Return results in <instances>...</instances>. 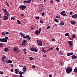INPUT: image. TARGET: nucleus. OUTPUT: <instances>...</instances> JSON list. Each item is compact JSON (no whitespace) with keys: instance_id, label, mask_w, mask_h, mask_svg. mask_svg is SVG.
<instances>
[{"instance_id":"f257e3e1","label":"nucleus","mask_w":77,"mask_h":77,"mask_svg":"<svg viewBox=\"0 0 77 77\" xmlns=\"http://www.w3.org/2000/svg\"><path fill=\"white\" fill-rule=\"evenodd\" d=\"M72 70V68L69 67H67V69H66V72H67V74H70Z\"/></svg>"},{"instance_id":"f03ea898","label":"nucleus","mask_w":77,"mask_h":77,"mask_svg":"<svg viewBox=\"0 0 77 77\" xmlns=\"http://www.w3.org/2000/svg\"><path fill=\"white\" fill-rule=\"evenodd\" d=\"M13 51L14 52L18 53V51H19V49H18V47H15L14 49H13Z\"/></svg>"},{"instance_id":"7ed1b4c3","label":"nucleus","mask_w":77,"mask_h":77,"mask_svg":"<svg viewBox=\"0 0 77 77\" xmlns=\"http://www.w3.org/2000/svg\"><path fill=\"white\" fill-rule=\"evenodd\" d=\"M2 11H3L4 12H5V14L7 15V16H8L9 17L10 15L9 14L8 12V11L6 9H4V8H2Z\"/></svg>"},{"instance_id":"20e7f679","label":"nucleus","mask_w":77,"mask_h":77,"mask_svg":"<svg viewBox=\"0 0 77 77\" xmlns=\"http://www.w3.org/2000/svg\"><path fill=\"white\" fill-rule=\"evenodd\" d=\"M30 50L32 51H35V52H37L38 50L36 48H34L33 47L30 48Z\"/></svg>"},{"instance_id":"39448f33","label":"nucleus","mask_w":77,"mask_h":77,"mask_svg":"<svg viewBox=\"0 0 77 77\" xmlns=\"http://www.w3.org/2000/svg\"><path fill=\"white\" fill-rule=\"evenodd\" d=\"M20 9H21V10H24V9H25L26 8V7L25 5H21L19 7Z\"/></svg>"},{"instance_id":"423d86ee","label":"nucleus","mask_w":77,"mask_h":77,"mask_svg":"<svg viewBox=\"0 0 77 77\" xmlns=\"http://www.w3.org/2000/svg\"><path fill=\"white\" fill-rule=\"evenodd\" d=\"M8 39V37H5V38H2L3 42H7V41Z\"/></svg>"},{"instance_id":"0eeeda50","label":"nucleus","mask_w":77,"mask_h":77,"mask_svg":"<svg viewBox=\"0 0 77 77\" xmlns=\"http://www.w3.org/2000/svg\"><path fill=\"white\" fill-rule=\"evenodd\" d=\"M26 40H23L22 42V43H21L20 44V45H24V46H25V45H26Z\"/></svg>"},{"instance_id":"6e6552de","label":"nucleus","mask_w":77,"mask_h":77,"mask_svg":"<svg viewBox=\"0 0 77 77\" xmlns=\"http://www.w3.org/2000/svg\"><path fill=\"white\" fill-rule=\"evenodd\" d=\"M68 44L69 45V48H71L72 45V42L71 41H69L68 42Z\"/></svg>"},{"instance_id":"1a4fd4ad","label":"nucleus","mask_w":77,"mask_h":77,"mask_svg":"<svg viewBox=\"0 0 77 77\" xmlns=\"http://www.w3.org/2000/svg\"><path fill=\"white\" fill-rule=\"evenodd\" d=\"M26 70L27 68L26 67V66H24L23 67V72H26Z\"/></svg>"},{"instance_id":"9d476101","label":"nucleus","mask_w":77,"mask_h":77,"mask_svg":"<svg viewBox=\"0 0 77 77\" xmlns=\"http://www.w3.org/2000/svg\"><path fill=\"white\" fill-rule=\"evenodd\" d=\"M72 17L74 19H76L77 18V14H75L74 15H73L72 16Z\"/></svg>"},{"instance_id":"9b49d317","label":"nucleus","mask_w":77,"mask_h":77,"mask_svg":"<svg viewBox=\"0 0 77 77\" xmlns=\"http://www.w3.org/2000/svg\"><path fill=\"white\" fill-rule=\"evenodd\" d=\"M38 45L39 46H42V42L41 41H40L38 43Z\"/></svg>"},{"instance_id":"f8f14e48","label":"nucleus","mask_w":77,"mask_h":77,"mask_svg":"<svg viewBox=\"0 0 77 77\" xmlns=\"http://www.w3.org/2000/svg\"><path fill=\"white\" fill-rule=\"evenodd\" d=\"M4 18H3V20H7L8 19V16H4Z\"/></svg>"},{"instance_id":"ddd939ff","label":"nucleus","mask_w":77,"mask_h":77,"mask_svg":"<svg viewBox=\"0 0 77 77\" xmlns=\"http://www.w3.org/2000/svg\"><path fill=\"white\" fill-rule=\"evenodd\" d=\"M75 21L74 20L72 21L71 22V24H72L73 25H74V24H75Z\"/></svg>"},{"instance_id":"4468645a","label":"nucleus","mask_w":77,"mask_h":77,"mask_svg":"<svg viewBox=\"0 0 77 77\" xmlns=\"http://www.w3.org/2000/svg\"><path fill=\"white\" fill-rule=\"evenodd\" d=\"M72 59H77V57L74 55H73L72 57Z\"/></svg>"},{"instance_id":"2eb2a0df","label":"nucleus","mask_w":77,"mask_h":77,"mask_svg":"<svg viewBox=\"0 0 77 77\" xmlns=\"http://www.w3.org/2000/svg\"><path fill=\"white\" fill-rule=\"evenodd\" d=\"M26 49H23V52L24 54H26L27 52H26Z\"/></svg>"},{"instance_id":"dca6fc26","label":"nucleus","mask_w":77,"mask_h":77,"mask_svg":"<svg viewBox=\"0 0 77 77\" xmlns=\"http://www.w3.org/2000/svg\"><path fill=\"white\" fill-rule=\"evenodd\" d=\"M8 50H9V49H8V48L7 47L5 48L4 49V51L5 52L8 51Z\"/></svg>"},{"instance_id":"f3484780","label":"nucleus","mask_w":77,"mask_h":77,"mask_svg":"<svg viewBox=\"0 0 77 77\" xmlns=\"http://www.w3.org/2000/svg\"><path fill=\"white\" fill-rule=\"evenodd\" d=\"M39 33H39V31L36 30L35 31V34H36V35H38L39 34Z\"/></svg>"},{"instance_id":"a211bd4d","label":"nucleus","mask_w":77,"mask_h":77,"mask_svg":"<svg viewBox=\"0 0 77 77\" xmlns=\"http://www.w3.org/2000/svg\"><path fill=\"white\" fill-rule=\"evenodd\" d=\"M69 35V33H68V32H66L65 34V36H68Z\"/></svg>"},{"instance_id":"6ab92c4d","label":"nucleus","mask_w":77,"mask_h":77,"mask_svg":"<svg viewBox=\"0 0 77 77\" xmlns=\"http://www.w3.org/2000/svg\"><path fill=\"white\" fill-rule=\"evenodd\" d=\"M65 23L63 22H61V23H59V25H64Z\"/></svg>"},{"instance_id":"aec40b11","label":"nucleus","mask_w":77,"mask_h":77,"mask_svg":"<svg viewBox=\"0 0 77 77\" xmlns=\"http://www.w3.org/2000/svg\"><path fill=\"white\" fill-rule=\"evenodd\" d=\"M65 11H62L60 13V14L61 15H63V14H64V13H65Z\"/></svg>"},{"instance_id":"412c9836","label":"nucleus","mask_w":77,"mask_h":77,"mask_svg":"<svg viewBox=\"0 0 77 77\" xmlns=\"http://www.w3.org/2000/svg\"><path fill=\"white\" fill-rule=\"evenodd\" d=\"M54 20L56 22V23H58V20L57 19H54Z\"/></svg>"},{"instance_id":"4be33fe9","label":"nucleus","mask_w":77,"mask_h":77,"mask_svg":"<svg viewBox=\"0 0 77 77\" xmlns=\"http://www.w3.org/2000/svg\"><path fill=\"white\" fill-rule=\"evenodd\" d=\"M2 62H5V59L4 58H2Z\"/></svg>"},{"instance_id":"5701e85b","label":"nucleus","mask_w":77,"mask_h":77,"mask_svg":"<svg viewBox=\"0 0 77 77\" xmlns=\"http://www.w3.org/2000/svg\"><path fill=\"white\" fill-rule=\"evenodd\" d=\"M17 22L18 24H21V22H20V21L19 20H17Z\"/></svg>"},{"instance_id":"b1692460","label":"nucleus","mask_w":77,"mask_h":77,"mask_svg":"<svg viewBox=\"0 0 77 77\" xmlns=\"http://www.w3.org/2000/svg\"><path fill=\"white\" fill-rule=\"evenodd\" d=\"M8 62L9 63H12V61L11 60H8Z\"/></svg>"},{"instance_id":"393cba45","label":"nucleus","mask_w":77,"mask_h":77,"mask_svg":"<svg viewBox=\"0 0 77 77\" xmlns=\"http://www.w3.org/2000/svg\"><path fill=\"white\" fill-rule=\"evenodd\" d=\"M75 38V35H72V39H74Z\"/></svg>"},{"instance_id":"a878e982","label":"nucleus","mask_w":77,"mask_h":77,"mask_svg":"<svg viewBox=\"0 0 77 77\" xmlns=\"http://www.w3.org/2000/svg\"><path fill=\"white\" fill-rule=\"evenodd\" d=\"M24 72H23L21 71H20L19 72V74H20V75H22L23 74Z\"/></svg>"},{"instance_id":"bb28decb","label":"nucleus","mask_w":77,"mask_h":77,"mask_svg":"<svg viewBox=\"0 0 77 77\" xmlns=\"http://www.w3.org/2000/svg\"><path fill=\"white\" fill-rule=\"evenodd\" d=\"M75 72H77V68H75L74 70Z\"/></svg>"},{"instance_id":"cd10ccee","label":"nucleus","mask_w":77,"mask_h":77,"mask_svg":"<svg viewBox=\"0 0 77 77\" xmlns=\"http://www.w3.org/2000/svg\"><path fill=\"white\" fill-rule=\"evenodd\" d=\"M2 58H3V59H6V56H5V55H4Z\"/></svg>"},{"instance_id":"c85d7f7f","label":"nucleus","mask_w":77,"mask_h":77,"mask_svg":"<svg viewBox=\"0 0 77 77\" xmlns=\"http://www.w3.org/2000/svg\"><path fill=\"white\" fill-rule=\"evenodd\" d=\"M3 44L2 43H0V47H3Z\"/></svg>"},{"instance_id":"c756f323","label":"nucleus","mask_w":77,"mask_h":77,"mask_svg":"<svg viewBox=\"0 0 77 77\" xmlns=\"http://www.w3.org/2000/svg\"><path fill=\"white\" fill-rule=\"evenodd\" d=\"M27 3H29L31 2V0H28L27 1Z\"/></svg>"},{"instance_id":"7c9ffc66","label":"nucleus","mask_w":77,"mask_h":77,"mask_svg":"<svg viewBox=\"0 0 77 77\" xmlns=\"http://www.w3.org/2000/svg\"><path fill=\"white\" fill-rule=\"evenodd\" d=\"M56 17L57 18H60V16H56Z\"/></svg>"},{"instance_id":"2f4dec72","label":"nucleus","mask_w":77,"mask_h":77,"mask_svg":"<svg viewBox=\"0 0 77 77\" xmlns=\"http://www.w3.org/2000/svg\"><path fill=\"white\" fill-rule=\"evenodd\" d=\"M43 56L44 57H47V55L46 54H45V55H43Z\"/></svg>"},{"instance_id":"473e14b6","label":"nucleus","mask_w":77,"mask_h":77,"mask_svg":"<svg viewBox=\"0 0 77 77\" xmlns=\"http://www.w3.org/2000/svg\"><path fill=\"white\" fill-rule=\"evenodd\" d=\"M59 53L61 55H62V54H63V52H62L60 51L59 52Z\"/></svg>"},{"instance_id":"72a5a7b5","label":"nucleus","mask_w":77,"mask_h":77,"mask_svg":"<svg viewBox=\"0 0 77 77\" xmlns=\"http://www.w3.org/2000/svg\"><path fill=\"white\" fill-rule=\"evenodd\" d=\"M50 3L52 4H53L54 2L53 0H51L50 1Z\"/></svg>"},{"instance_id":"f704fd0d","label":"nucleus","mask_w":77,"mask_h":77,"mask_svg":"<svg viewBox=\"0 0 77 77\" xmlns=\"http://www.w3.org/2000/svg\"><path fill=\"white\" fill-rule=\"evenodd\" d=\"M0 42H3V38H0Z\"/></svg>"},{"instance_id":"c9c22d12","label":"nucleus","mask_w":77,"mask_h":77,"mask_svg":"<svg viewBox=\"0 0 77 77\" xmlns=\"http://www.w3.org/2000/svg\"><path fill=\"white\" fill-rule=\"evenodd\" d=\"M73 13V12L72 11H71L70 13H69V14L70 15H72V13Z\"/></svg>"},{"instance_id":"e433bc0d","label":"nucleus","mask_w":77,"mask_h":77,"mask_svg":"<svg viewBox=\"0 0 77 77\" xmlns=\"http://www.w3.org/2000/svg\"><path fill=\"white\" fill-rule=\"evenodd\" d=\"M67 56H70V54L69 53H68L67 54Z\"/></svg>"},{"instance_id":"4c0bfd02","label":"nucleus","mask_w":77,"mask_h":77,"mask_svg":"<svg viewBox=\"0 0 77 77\" xmlns=\"http://www.w3.org/2000/svg\"><path fill=\"white\" fill-rule=\"evenodd\" d=\"M5 33L6 35H8L9 34V32H6Z\"/></svg>"},{"instance_id":"58836bf2","label":"nucleus","mask_w":77,"mask_h":77,"mask_svg":"<svg viewBox=\"0 0 77 77\" xmlns=\"http://www.w3.org/2000/svg\"><path fill=\"white\" fill-rule=\"evenodd\" d=\"M5 33L4 32H3L2 33V35H5Z\"/></svg>"},{"instance_id":"ea45409f","label":"nucleus","mask_w":77,"mask_h":77,"mask_svg":"<svg viewBox=\"0 0 77 77\" xmlns=\"http://www.w3.org/2000/svg\"><path fill=\"white\" fill-rule=\"evenodd\" d=\"M40 23H44V21L42 20H40Z\"/></svg>"},{"instance_id":"a19ab883","label":"nucleus","mask_w":77,"mask_h":77,"mask_svg":"<svg viewBox=\"0 0 77 77\" xmlns=\"http://www.w3.org/2000/svg\"><path fill=\"white\" fill-rule=\"evenodd\" d=\"M69 54H70V56H71V55H72V54H73V53H72V52L69 53Z\"/></svg>"},{"instance_id":"79ce46f5","label":"nucleus","mask_w":77,"mask_h":77,"mask_svg":"<svg viewBox=\"0 0 77 77\" xmlns=\"http://www.w3.org/2000/svg\"><path fill=\"white\" fill-rule=\"evenodd\" d=\"M29 36H30V35H27L26 37V38H29Z\"/></svg>"},{"instance_id":"37998d69","label":"nucleus","mask_w":77,"mask_h":77,"mask_svg":"<svg viewBox=\"0 0 77 77\" xmlns=\"http://www.w3.org/2000/svg\"><path fill=\"white\" fill-rule=\"evenodd\" d=\"M5 3L8 6H9V4L8 2H6Z\"/></svg>"},{"instance_id":"c03bdc74","label":"nucleus","mask_w":77,"mask_h":77,"mask_svg":"<svg viewBox=\"0 0 77 77\" xmlns=\"http://www.w3.org/2000/svg\"><path fill=\"white\" fill-rule=\"evenodd\" d=\"M52 41H55V39L54 38H53L51 40Z\"/></svg>"},{"instance_id":"a18cd8bd","label":"nucleus","mask_w":77,"mask_h":77,"mask_svg":"<svg viewBox=\"0 0 77 77\" xmlns=\"http://www.w3.org/2000/svg\"><path fill=\"white\" fill-rule=\"evenodd\" d=\"M44 14H45V13H44V12H43L42 13V15L43 17V16H44Z\"/></svg>"},{"instance_id":"49530a36","label":"nucleus","mask_w":77,"mask_h":77,"mask_svg":"<svg viewBox=\"0 0 77 77\" xmlns=\"http://www.w3.org/2000/svg\"><path fill=\"white\" fill-rule=\"evenodd\" d=\"M47 29H50V26H48L47 27Z\"/></svg>"},{"instance_id":"de8ad7c7","label":"nucleus","mask_w":77,"mask_h":77,"mask_svg":"<svg viewBox=\"0 0 77 77\" xmlns=\"http://www.w3.org/2000/svg\"><path fill=\"white\" fill-rule=\"evenodd\" d=\"M29 59H30V60H33V57H30Z\"/></svg>"},{"instance_id":"09e8293b","label":"nucleus","mask_w":77,"mask_h":77,"mask_svg":"<svg viewBox=\"0 0 77 77\" xmlns=\"http://www.w3.org/2000/svg\"><path fill=\"white\" fill-rule=\"evenodd\" d=\"M56 50L57 51H59V49L58 48H57Z\"/></svg>"},{"instance_id":"8fccbe9b","label":"nucleus","mask_w":77,"mask_h":77,"mask_svg":"<svg viewBox=\"0 0 77 77\" xmlns=\"http://www.w3.org/2000/svg\"><path fill=\"white\" fill-rule=\"evenodd\" d=\"M23 38H26V36L25 35H24V36H23Z\"/></svg>"},{"instance_id":"3c124183","label":"nucleus","mask_w":77,"mask_h":77,"mask_svg":"<svg viewBox=\"0 0 77 77\" xmlns=\"http://www.w3.org/2000/svg\"><path fill=\"white\" fill-rule=\"evenodd\" d=\"M53 48H51L49 49V50H53Z\"/></svg>"},{"instance_id":"603ef678","label":"nucleus","mask_w":77,"mask_h":77,"mask_svg":"<svg viewBox=\"0 0 77 77\" xmlns=\"http://www.w3.org/2000/svg\"><path fill=\"white\" fill-rule=\"evenodd\" d=\"M41 28H40L39 29V33H41Z\"/></svg>"},{"instance_id":"864d4df0","label":"nucleus","mask_w":77,"mask_h":77,"mask_svg":"<svg viewBox=\"0 0 77 77\" xmlns=\"http://www.w3.org/2000/svg\"><path fill=\"white\" fill-rule=\"evenodd\" d=\"M66 16V14H64L63 15V17H65Z\"/></svg>"},{"instance_id":"5fc2aeb1","label":"nucleus","mask_w":77,"mask_h":77,"mask_svg":"<svg viewBox=\"0 0 77 77\" xmlns=\"http://www.w3.org/2000/svg\"><path fill=\"white\" fill-rule=\"evenodd\" d=\"M39 17H36V19H39Z\"/></svg>"},{"instance_id":"6e6d98bb","label":"nucleus","mask_w":77,"mask_h":77,"mask_svg":"<svg viewBox=\"0 0 77 77\" xmlns=\"http://www.w3.org/2000/svg\"><path fill=\"white\" fill-rule=\"evenodd\" d=\"M0 74H3V72H2V71H0Z\"/></svg>"},{"instance_id":"4d7b16f0","label":"nucleus","mask_w":77,"mask_h":77,"mask_svg":"<svg viewBox=\"0 0 77 77\" xmlns=\"http://www.w3.org/2000/svg\"><path fill=\"white\" fill-rule=\"evenodd\" d=\"M32 68H36V67L35 66H32Z\"/></svg>"},{"instance_id":"13d9d810","label":"nucleus","mask_w":77,"mask_h":77,"mask_svg":"<svg viewBox=\"0 0 77 77\" xmlns=\"http://www.w3.org/2000/svg\"><path fill=\"white\" fill-rule=\"evenodd\" d=\"M11 72H13V71H14V69H11Z\"/></svg>"},{"instance_id":"bf43d9fd","label":"nucleus","mask_w":77,"mask_h":77,"mask_svg":"<svg viewBox=\"0 0 77 77\" xmlns=\"http://www.w3.org/2000/svg\"><path fill=\"white\" fill-rule=\"evenodd\" d=\"M14 17H12V18H11V20H13V19H14Z\"/></svg>"},{"instance_id":"052dcab7","label":"nucleus","mask_w":77,"mask_h":77,"mask_svg":"<svg viewBox=\"0 0 77 77\" xmlns=\"http://www.w3.org/2000/svg\"><path fill=\"white\" fill-rule=\"evenodd\" d=\"M28 38L29 40H30V39H31V38H30V37H29V38Z\"/></svg>"},{"instance_id":"680f3d73","label":"nucleus","mask_w":77,"mask_h":77,"mask_svg":"<svg viewBox=\"0 0 77 77\" xmlns=\"http://www.w3.org/2000/svg\"><path fill=\"white\" fill-rule=\"evenodd\" d=\"M15 71L16 74H18V71Z\"/></svg>"},{"instance_id":"e2e57ef3","label":"nucleus","mask_w":77,"mask_h":77,"mask_svg":"<svg viewBox=\"0 0 77 77\" xmlns=\"http://www.w3.org/2000/svg\"><path fill=\"white\" fill-rule=\"evenodd\" d=\"M23 2H24V3H27V1H23Z\"/></svg>"},{"instance_id":"0e129e2a","label":"nucleus","mask_w":77,"mask_h":77,"mask_svg":"<svg viewBox=\"0 0 77 77\" xmlns=\"http://www.w3.org/2000/svg\"><path fill=\"white\" fill-rule=\"evenodd\" d=\"M60 0H56V1L57 2H59V1H60Z\"/></svg>"},{"instance_id":"69168bd1","label":"nucleus","mask_w":77,"mask_h":77,"mask_svg":"<svg viewBox=\"0 0 77 77\" xmlns=\"http://www.w3.org/2000/svg\"><path fill=\"white\" fill-rule=\"evenodd\" d=\"M15 71H18V69H15Z\"/></svg>"},{"instance_id":"338daca9","label":"nucleus","mask_w":77,"mask_h":77,"mask_svg":"<svg viewBox=\"0 0 77 77\" xmlns=\"http://www.w3.org/2000/svg\"><path fill=\"white\" fill-rule=\"evenodd\" d=\"M11 67H13L14 66V65L13 64H11Z\"/></svg>"},{"instance_id":"774afa93","label":"nucleus","mask_w":77,"mask_h":77,"mask_svg":"<svg viewBox=\"0 0 77 77\" xmlns=\"http://www.w3.org/2000/svg\"><path fill=\"white\" fill-rule=\"evenodd\" d=\"M49 76H50V77H52V76L51 75H50Z\"/></svg>"}]
</instances>
